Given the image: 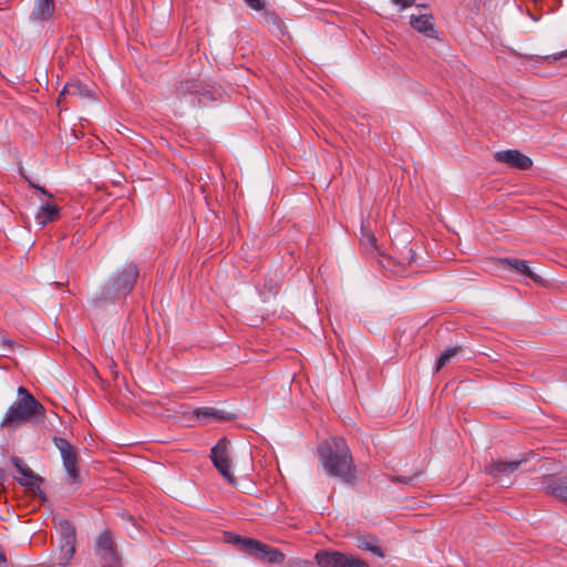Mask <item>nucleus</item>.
<instances>
[{"instance_id":"nucleus-1","label":"nucleus","mask_w":567,"mask_h":567,"mask_svg":"<svg viewBox=\"0 0 567 567\" xmlns=\"http://www.w3.org/2000/svg\"><path fill=\"white\" fill-rule=\"evenodd\" d=\"M319 463L326 474L346 482L352 476L353 460L350 449L342 437L334 436L318 447Z\"/></svg>"},{"instance_id":"nucleus-2","label":"nucleus","mask_w":567,"mask_h":567,"mask_svg":"<svg viewBox=\"0 0 567 567\" xmlns=\"http://www.w3.org/2000/svg\"><path fill=\"white\" fill-rule=\"evenodd\" d=\"M44 406L24 388L18 389V399L8 408L1 426L13 427L44 414Z\"/></svg>"},{"instance_id":"nucleus-3","label":"nucleus","mask_w":567,"mask_h":567,"mask_svg":"<svg viewBox=\"0 0 567 567\" xmlns=\"http://www.w3.org/2000/svg\"><path fill=\"white\" fill-rule=\"evenodd\" d=\"M137 277V266L135 264L126 265L110 279L109 287L104 291V298L115 300L127 296L133 290Z\"/></svg>"},{"instance_id":"nucleus-4","label":"nucleus","mask_w":567,"mask_h":567,"mask_svg":"<svg viewBox=\"0 0 567 567\" xmlns=\"http://www.w3.org/2000/svg\"><path fill=\"white\" fill-rule=\"evenodd\" d=\"M176 95L185 100L192 106L204 105L205 101L214 100L209 85L202 83L198 79H186L176 87Z\"/></svg>"},{"instance_id":"nucleus-5","label":"nucleus","mask_w":567,"mask_h":567,"mask_svg":"<svg viewBox=\"0 0 567 567\" xmlns=\"http://www.w3.org/2000/svg\"><path fill=\"white\" fill-rule=\"evenodd\" d=\"M230 442L227 439H220L210 450V458L218 473L230 485H236V478L231 472Z\"/></svg>"},{"instance_id":"nucleus-6","label":"nucleus","mask_w":567,"mask_h":567,"mask_svg":"<svg viewBox=\"0 0 567 567\" xmlns=\"http://www.w3.org/2000/svg\"><path fill=\"white\" fill-rule=\"evenodd\" d=\"M53 444L60 452L68 483L79 485L80 474L78 471V456L74 447L66 439L61 436H54Z\"/></svg>"},{"instance_id":"nucleus-7","label":"nucleus","mask_w":567,"mask_h":567,"mask_svg":"<svg viewBox=\"0 0 567 567\" xmlns=\"http://www.w3.org/2000/svg\"><path fill=\"white\" fill-rule=\"evenodd\" d=\"M315 559L319 567H367L360 558L333 550H319Z\"/></svg>"},{"instance_id":"nucleus-8","label":"nucleus","mask_w":567,"mask_h":567,"mask_svg":"<svg viewBox=\"0 0 567 567\" xmlns=\"http://www.w3.org/2000/svg\"><path fill=\"white\" fill-rule=\"evenodd\" d=\"M58 529L60 535V564L68 565L75 553V528L68 519H60Z\"/></svg>"},{"instance_id":"nucleus-9","label":"nucleus","mask_w":567,"mask_h":567,"mask_svg":"<svg viewBox=\"0 0 567 567\" xmlns=\"http://www.w3.org/2000/svg\"><path fill=\"white\" fill-rule=\"evenodd\" d=\"M96 549L103 561V567H120L121 556L116 551L109 530H104L97 536Z\"/></svg>"},{"instance_id":"nucleus-10","label":"nucleus","mask_w":567,"mask_h":567,"mask_svg":"<svg viewBox=\"0 0 567 567\" xmlns=\"http://www.w3.org/2000/svg\"><path fill=\"white\" fill-rule=\"evenodd\" d=\"M235 540L243 543L250 553L264 558L269 564H281L285 559V555L279 549L269 547L256 539H240L239 536H236Z\"/></svg>"},{"instance_id":"nucleus-11","label":"nucleus","mask_w":567,"mask_h":567,"mask_svg":"<svg viewBox=\"0 0 567 567\" xmlns=\"http://www.w3.org/2000/svg\"><path fill=\"white\" fill-rule=\"evenodd\" d=\"M54 10V0H34V7L29 16V22L33 28L41 30L51 20Z\"/></svg>"},{"instance_id":"nucleus-12","label":"nucleus","mask_w":567,"mask_h":567,"mask_svg":"<svg viewBox=\"0 0 567 567\" xmlns=\"http://www.w3.org/2000/svg\"><path fill=\"white\" fill-rule=\"evenodd\" d=\"M542 484L547 494L567 504V474L547 475L543 478Z\"/></svg>"},{"instance_id":"nucleus-13","label":"nucleus","mask_w":567,"mask_h":567,"mask_svg":"<svg viewBox=\"0 0 567 567\" xmlns=\"http://www.w3.org/2000/svg\"><path fill=\"white\" fill-rule=\"evenodd\" d=\"M496 266L499 269H507L519 275L530 278L535 282H542L540 276L536 275L529 267L528 262L518 258H498Z\"/></svg>"},{"instance_id":"nucleus-14","label":"nucleus","mask_w":567,"mask_h":567,"mask_svg":"<svg viewBox=\"0 0 567 567\" xmlns=\"http://www.w3.org/2000/svg\"><path fill=\"white\" fill-rule=\"evenodd\" d=\"M495 158L498 162L506 163L509 166L518 169H528L533 164L532 159L528 156L522 154L517 150L496 152Z\"/></svg>"},{"instance_id":"nucleus-15","label":"nucleus","mask_w":567,"mask_h":567,"mask_svg":"<svg viewBox=\"0 0 567 567\" xmlns=\"http://www.w3.org/2000/svg\"><path fill=\"white\" fill-rule=\"evenodd\" d=\"M523 463V460H516L511 462L497 461L488 466V473L498 482L505 484L509 480V475L514 473L518 466Z\"/></svg>"},{"instance_id":"nucleus-16","label":"nucleus","mask_w":567,"mask_h":567,"mask_svg":"<svg viewBox=\"0 0 567 567\" xmlns=\"http://www.w3.org/2000/svg\"><path fill=\"white\" fill-rule=\"evenodd\" d=\"M410 25L425 37L432 38L434 35V19L430 13H412L410 16Z\"/></svg>"},{"instance_id":"nucleus-17","label":"nucleus","mask_w":567,"mask_h":567,"mask_svg":"<svg viewBox=\"0 0 567 567\" xmlns=\"http://www.w3.org/2000/svg\"><path fill=\"white\" fill-rule=\"evenodd\" d=\"M12 464L21 475L20 477H17L21 485L32 486L33 483L41 481V478L33 474L31 468L20 457H12Z\"/></svg>"},{"instance_id":"nucleus-18","label":"nucleus","mask_w":567,"mask_h":567,"mask_svg":"<svg viewBox=\"0 0 567 567\" xmlns=\"http://www.w3.org/2000/svg\"><path fill=\"white\" fill-rule=\"evenodd\" d=\"M60 208L51 203H44L38 209L34 219L41 228L53 221L59 215Z\"/></svg>"},{"instance_id":"nucleus-19","label":"nucleus","mask_w":567,"mask_h":567,"mask_svg":"<svg viewBox=\"0 0 567 567\" xmlns=\"http://www.w3.org/2000/svg\"><path fill=\"white\" fill-rule=\"evenodd\" d=\"M194 416L203 423H209L213 421H223L229 419L227 413L223 410H218L212 406L197 408L193 412Z\"/></svg>"},{"instance_id":"nucleus-20","label":"nucleus","mask_w":567,"mask_h":567,"mask_svg":"<svg viewBox=\"0 0 567 567\" xmlns=\"http://www.w3.org/2000/svg\"><path fill=\"white\" fill-rule=\"evenodd\" d=\"M357 547L362 549V550L370 551V553L374 554L378 557H383L384 556V554H383L380 545L378 544L377 539H374V538H372L370 536L359 537L357 539Z\"/></svg>"},{"instance_id":"nucleus-21","label":"nucleus","mask_w":567,"mask_h":567,"mask_svg":"<svg viewBox=\"0 0 567 567\" xmlns=\"http://www.w3.org/2000/svg\"><path fill=\"white\" fill-rule=\"evenodd\" d=\"M415 259L413 247L405 246L400 252H396L395 264L400 267L411 266Z\"/></svg>"},{"instance_id":"nucleus-22","label":"nucleus","mask_w":567,"mask_h":567,"mask_svg":"<svg viewBox=\"0 0 567 567\" xmlns=\"http://www.w3.org/2000/svg\"><path fill=\"white\" fill-rule=\"evenodd\" d=\"M86 93H89V90L85 86L81 85V83L70 82L64 85L63 90L60 93V97L65 95L83 96Z\"/></svg>"},{"instance_id":"nucleus-23","label":"nucleus","mask_w":567,"mask_h":567,"mask_svg":"<svg viewBox=\"0 0 567 567\" xmlns=\"http://www.w3.org/2000/svg\"><path fill=\"white\" fill-rule=\"evenodd\" d=\"M457 353V348H449L440 355L436 362V371H440Z\"/></svg>"},{"instance_id":"nucleus-24","label":"nucleus","mask_w":567,"mask_h":567,"mask_svg":"<svg viewBox=\"0 0 567 567\" xmlns=\"http://www.w3.org/2000/svg\"><path fill=\"white\" fill-rule=\"evenodd\" d=\"M289 567H313V564L307 559L295 558L289 561Z\"/></svg>"},{"instance_id":"nucleus-25","label":"nucleus","mask_w":567,"mask_h":567,"mask_svg":"<svg viewBox=\"0 0 567 567\" xmlns=\"http://www.w3.org/2000/svg\"><path fill=\"white\" fill-rule=\"evenodd\" d=\"M244 1L252 10L259 11L264 8V3L261 0H244Z\"/></svg>"},{"instance_id":"nucleus-26","label":"nucleus","mask_w":567,"mask_h":567,"mask_svg":"<svg viewBox=\"0 0 567 567\" xmlns=\"http://www.w3.org/2000/svg\"><path fill=\"white\" fill-rule=\"evenodd\" d=\"M416 474H414V476ZM412 480H413V475H410V476H398V477H393L392 476V482H401V483H404V484L410 483Z\"/></svg>"},{"instance_id":"nucleus-27","label":"nucleus","mask_w":567,"mask_h":567,"mask_svg":"<svg viewBox=\"0 0 567 567\" xmlns=\"http://www.w3.org/2000/svg\"><path fill=\"white\" fill-rule=\"evenodd\" d=\"M365 239H367V243L370 245V247L379 254V250L377 247V238L372 235H368Z\"/></svg>"},{"instance_id":"nucleus-28","label":"nucleus","mask_w":567,"mask_h":567,"mask_svg":"<svg viewBox=\"0 0 567 567\" xmlns=\"http://www.w3.org/2000/svg\"><path fill=\"white\" fill-rule=\"evenodd\" d=\"M394 3L401 6L402 8H406L413 4L416 0H392Z\"/></svg>"},{"instance_id":"nucleus-29","label":"nucleus","mask_w":567,"mask_h":567,"mask_svg":"<svg viewBox=\"0 0 567 567\" xmlns=\"http://www.w3.org/2000/svg\"><path fill=\"white\" fill-rule=\"evenodd\" d=\"M38 190H39L42 195H44V196H48V197H50V198H51V197H53V195H52V194H51L47 188H44V187H42V186H40V188H38Z\"/></svg>"},{"instance_id":"nucleus-30","label":"nucleus","mask_w":567,"mask_h":567,"mask_svg":"<svg viewBox=\"0 0 567 567\" xmlns=\"http://www.w3.org/2000/svg\"><path fill=\"white\" fill-rule=\"evenodd\" d=\"M561 58H567V49L554 55V60H558Z\"/></svg>"},{"instance_id":"nucleus-31","label":"nucleus","mask_w":567,"mask_h":567,"mask_svg":"<svg viewBox=\"0 0 567 567\" xmlns=\"http://www.w3.org/2000/svg\"><path fill=\"white\" fill-rule=\"evenodd\" d=\"M25 181L29 183L30 187L34 188V189H38L40 188V185L33 183L31 179H29L28 177H25Z\"/></svg>"},{"instance_id":"nucleus-32","label":"nucleus","mask_w":567,"mask_h":567,"mask_svg":"<svg viewBox=\"0 0 567 567\" xmlns=\"http://www.w3.org/2000/svg\"><path fill=\"white\" fill-rule=\"evenodd\" d=\"M6 561V557L0 551V563H4Z\"/></svg>"},{"instance_id":"nucleus-33","label":"nucleus","mask_w":567,"mask_h":567,"mask_svg":"<svg viewBox=\"0 0 567 567\" xmlns=\"http://www.w3.org/2000/svg\"><path fill=\"white\" fill-rule=\"evenodd\" d=\"M1 477H3V473H2V471L0 470V478H1Z\"/></svg>"}]
</instances>
